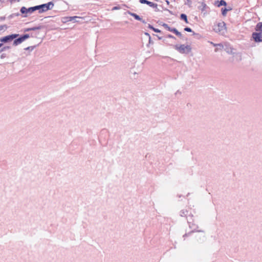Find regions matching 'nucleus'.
I'll list each match as a JSON object with an SVG mask.
<instances>
[{
	"label": "nucleus",
	"mask_w": 262,
	"mask_h": 262,
	"mask_svg": "<svg viewBox=\"0 0 262 262\" xmlns=\"http://www.w3.org/2000/svg\"><path fill=\"white\" fill-rule=\"evenodd\" d=\"M184 30H185V31H187V32H189L192 31V30L190 28H188V27L185 28L184 29Z\"/></svg>",
	"instance_id": "obj_20"
},
{
	"label": "nucleus",
	"mask_w": 262,
	"mask_h": 262,
	"mask_svg": "<svg viewBox=\"0 0 262 262\" xmlns=\"http://www.w3.org/2000/svg\"><path fill=\"white\" fill-rule=\"evenodd\" d=\"M20 0H18V2H19Z\"/></svg>",
	"instance_id": "obj_34"
},
{
	"label": "nucleus",
	"mask_w": 262,
	"mask_h": 262,
	"mask_svg": "<svg viewBox=\"0 0 262 262\" xmlns=\"http://www.w3.org/2000/svg\"><path fill=\"white\" fill-rule=\"evenodd\" d=\"M42 28H43L42 26H37V27L31 28V31H35V30H39V29H42Z\"/></svg>",
	"instance_id": "obj_15"
},
{
	"label": "nucleus",
	"mask_w": 262,
	"mask_h": 262,
	"mask_svg": "<svg viewBox=\"0 0 262 262\" xmlns=\"http://www.w3.org/2000/svg\"><path fill=\"white\" fill-rule=\"evenodd\" d=\"M3 44L0 43V48L2 46Z\"/></svg>",
	"instance_id": "obj_33"
},
{
	"label": "nucleus",
	"mask_w": 262,
	"mask_h": 262,
	"mask_svg": "<svg viewBox=\"0 0 262 262\" xmlns=\"http://www.w3.org/2000/svg\"><path fill=\"white\" fill-rule=\"evenodd\" d=\"M162 26L164 27L165 29L166 30L172 32L174 33L177 36L181 37L182 36V34L179 32L175 28H171L170 27L168 26V25L166 24H163Z\"/></svg>",
	"instance_id": "obj_6"
},
{
	"label": "nucleus",
	"mask_w": 262,
	"mask_h": 262,
	"mask_svg": "<svg viewBox=\"0 0 262 262\" xmlns=\"http://www.w3.org/2000/svg\"><path fill=\"white\" fill-rule=\"evenodd\" d=\"M29 37V34H25V35H23V36H21V38H23L24 41L26 39L28 38Z\"/></svg>",
	"instance_id": "obj_18"
},
{
	"label": "nucleus",
	"mask_w": 262,
	"mask_h": 262,
	"mask_svg": "<svg viewBox=\"0 0 262 262\" xmlns=\"http://www.w3.org/2000/svg\"><path fill=\"white\" fill-rule=\"evenodd\" d=\"M226 3L224 0H221L220 2V4L217 5L218 7H220V6H226Z\"/></svg>",
	"instance_id": "obj_17"
},
{
	"label": "nucleus",
	"mask_w": 262,
	"mask_h": 262,
	"mask_svg": "<svg viewBox=\"0 0 262 262\" xmlns=\"http://www.w3.org/2000/svg\"><path fill=\"white\" fill-rule=\"evenodd\" d=\"M54 7V4L52 2H50L47 4H45L38 6H36L37 10H39V12L42 13L49 10H51Z\"/></svg>",
	"instance_id": "obj_2"
},
{
	"label": "nucleus",
	"mask_w": 262,
	"mask_h": 262,
	"mask_svg": "<svg viewBox=\"0 0 262 262\" xmlns=\"http://www.w3.org/2000/svg\"><path fill=\"white\" fill-rule=\"evenodd\" d=\"M34 48V47H33V46H31V47H28L27 48H26L25 49V50H31V51H32Z\"/></svg>",
	"instance_id": "obj_19"
},
{
	"label": "nucleus",
	"mask_w": 262,
	"mask_h": 262,
	"mask_svg": "<svg viewBox=\"0 0 262 262\" xmlns=\"http://www.w3.org/2000/svg\"><path fill=\"white\" fill-rule=\"evenodd\" d=\"M213 29L215 32L222 35H224L227 32L226 24L224 21L215 24Z\"/></svg>",
	"instance_id": "obj_1"
},
{
	"label": "nucleus",
	"mask_w": 262,
	"mask_h": 262,
	"mask_svg": "<svg viewBox=\"0 0 262 262\" xmlns=\"http://www.w3.org/2000/svg\"><path fill=\"white\" fill-rule=\"evenodd\" d=\"M256 31H262V23H259L257 24L255 28Z\"/></svg>",
	"instance_id": "obj_12"
},
{
	"label": "nucleus",
	"mask_w": 262,
	"mask_h": 262,
	"mask_svg": "<svg viewBox=\"0 0 262 262\" xmlns=\"http://www.w3.org/2000/svg\"><path fill=\"white\" fill-rule=\"evenodd\" d=\"M153 30L155 32H157V33H159V32H160V30L158 29H156V28H153Z\"/></svg>",
	"instance_id": "obj_22"
},
{
	"label": "nucleus",
	"mask_w": 262,
	"mask_h": 262,
	"mask_svg": "<svg viewBox=\"0 0 262 262\" xmlns=\"http://www.w3.org/2000/svg\"><path fill=\"white\" fill-rule=\"evenodd\" d=\"M19 35L18 34H12L8 35L0 38V41L3 42H7L9 41L12 40L13 39L16 38Z\"/></svg>",
	"instance_id": "obj_5"
},
{
	"label": "nucleus",
	"mask_w": 262,
	"mask_h": 262,
	"mask_svg": "<svg viewBox=\"0 0 262 262\" xmlns=\"http://www.w3.org/2000/svg\"><path fill=\"white\" fill-rule=\"evenodd\" d=\"M167 36L169 38H174V37L171 35H168Z\"/></svg>",
	"instance_id": "obj_29"
},
{
	"label": "nucleus",
	"mask_w": 262,
	"mask_h": 262,
	"mask_svg": "<svg viewBox=\"0 0 262 262\" xmlns=\"http://www.w3.org/2000/svg\"><path fill=\"white\" fill-rule=\"evenodd\" d=\"M23 41H24V40L21 38V37L15 39L13 42V45L17 46L20 43H21Z\"/></svg>",
	"instance_id": "obj_11"
},
{
	"label": "nucleus",
	"mask_w": 262,
	"mask_h": 262,
	"mask_svg": "<svg viewBox=\"0 0 262 262\" xmlns=\"http://www.w3.org/2000/svg\"><path fill=\"white\" fill-rule=\"evenodd\" d=\"M229 11V9L226 8H222V13L223 15L225 16L227 14V11Z\"/></svg>",
	"instance_id": "obj_16"
},
{
	"label": "nucleus",
	"mask_w": 262,
	"mask_h": 262,
	"mask_svg": "<svg viewBox=\"0 0 262 262\" xmlns=\"http://www.w3.org/2000/svg\"><path fill=\"white\" fill-rule=\"evenodd\" d=\"M8 0H0V3H5Z\"/></svg>",
	"instance_id": "obj_25"
},
{
	"label": "nucleus",
	"mask_w": 262,
	"mask_h": 262,
	"mask_svg": "<svg viewBox=\"0 0 262 262\" xmlns=\"http://www.w3.org/2000/svg\"><path fill=\"white\" fill-rule=\"evenodd\" d=\"M206 7V5L204 3H202L201 6H200V9L202 11H204Z\"/></svg>",
	"instance_id": "obj_13"
},
{
	"label": "nucleus",
	"mask_w": 262,
	"mask_h": 262,
	"mask_svg": "<svg viewBox=\"0 0 262 262\" xmlns=\"http://www.w3.org/2000/svg\"><path fill=\"white\" fill-rule=\"evenodd\" d=\"M145 35L147 36L148 37H149V36H150L149 34L148 33H145Z\"/></svg>",
	"instance_id": "obj_30"
},
{
	"label": "nucleus",
	"mask_w": 262,
	"mask_h": 262,
	"mask_svg": "<svg viewBox=\"0 0 262 262\" xmlns=\"http://www.w3.org/2000/svg\"><path fill=\"white\" fill-rule=\"evenodd\" d=\"M4 19H5V17H0V19L2 20H4Z\"/></svg>",
	"instance_id": "obj_31"
},
{
	"label": "nucleus",
	"mask_w": 262,
	"mask_h": 262,
	"mask_svg": "<svg viewBox=\"0 0 262 262\" xmlns=\"http://www.w3.org/2000/svg\"><path fill=\"white\" fill-rule=\"evenodd\" d=\"M166 2L167 4H168V5L169 4V2L168 1H166Z\"/></svg>",
	"instance_id": "obj_32"
},
{
	"label": "nucleus",
	"mask_w": 262,
	"mask_h": 262,
	"mask_svg": "<svg viewBox=\"0 0 262 262\" xmlns=\"http://www.w3.org/2000/svg\"><path fill=\"white\" fill-rule=\"evenodd\" d=\"M67 19H68V21H74V22H79V20H77V19H83V18L82 17H78V16H70V17H67Z\"/></svg>",
	"instance_id": "obj_10"
},
{
	"label": "nucleus",
	"mask_w": 262,
	"mask_h": 262,
	"mask_svg": "<svg viewBox=\"0 0 262 262\" xmlns=\"http://www.w3.org/2000/svg\"><path fill=\"white\" fill-rule=\"evenodd\" d=\"M15 2H18V0H10L11 3H13Z\"/></svg>",
	"instance_id": "obj_27"
},
{
	"label": "nucleus",
	"mask_w": 262,
	"mask_h": 262,
	"mask_svg": "<svg viewBox=\"0 0 262 262\" xmlns=\"http://www.w3.org/2000/svg\"><path fill=\"white\" fill-rule=\"evenodd\" d=\"M174 48L181 54H188L191 50L190 46L185 45H176Z\"/></svg>",
	"instance_id": "obj_3"
},
{
	"label": "nucleus",
	"mask_w": 262,
	"mask_h": 262,
	"mask_svg": "<svg viewBox=\"0 0 262 262\" xmlns=\"http://www.w3.org/2000/svg\"><path fill=\"white\" fill-rule=\"evenodd\" d=\"M119 9V7H113V10H118V9Z\"/></svg>",
	"instance_id": "obj_26"
},
{
	"label": "nucleus",
	"mask_w": 262,
	"mask_h": 262,
	"mask_svg": "<svg viewBox=\"0 0 262 262\" xmlns=\"http://www.w3.org/2000/svg\"><path fill=\"white\" fill-rule=\"evenodd\" d=\"M148 28L152 29L153 30V28H154L152 26H151L150 25H148Z\"/></svg>",
	"instance_id": "obj_28"
},
{
	"label": "nucleus",
	"mask_w": 262,
	"mask_h": 262,
	"mask_svg": "<svg viewBox=\"0 0 262 262\" xmlns=\"http://www.w3.org/2000/svg\"><path fill=\"white\" fill-rule=\"evenodd\" d=\"M128 13L130 15L133 16L136 19H137L138 20L141 21L143 23H146L145 21V20H143L142 18L141 17H140V16H139L138 15H137V14H136L135 13L130 12L129 11H128Z\"/></svg>",
	"instance_id": "obj_9"
},
{
	"label": "nucleus",
	"mask_w": 262,
	"mask_h": 262,
	"mask_svg": "<svg viewBox=\"0 0 262 262\" xmlns=\"http://www.w3.org/2000/svg\"><path fill=\"white\" fill-rule=\"evenodd\" d=\"M211 43L212 44V45H213V46H219L221 47V44H215V43H213V42H211Z\"/></svg>",
	"instance_id": "obj_23"
},
{
	"label": "nucleus",
	"mask_w": 262,
	"mask_h": 262,
	"mask_svg": "<svg viewBox=\"0 0 262 262\" xmlns=\"http://www.w3.org/2000/svg\"><path fill=\"white\" fill-rule=\"evenodd\" d=\"M31 31V28H27L25 30V32H28V31Z\"/></svg>",
	"instance_id": "obj_24"
},
{
	"label": "nucleus",
	"mask_w": 262,
	"mask_h": 262,
	"mask_svg": "<svg viewBox=\"0 0 262 262\" xmlns=\"http://www.w3.org/2000/svg\"><path fill=\"white\" fill-rule=\"evenodd\" d=\"M36 10H37L36 6L29 8H27L25 7H23L20 9V12L22 14H25L24 16L26 17L28 14H31Z\"/></svg>",
	"instance_id": "obj_4"
},
{
	"label": "nucleus",
	"mask_w": 262,
	"mask_h": 262,
	"mask_svg": "<svg viewBox=\"0 0 262 262\" xmlns=\"http://www.w3.org/2000/svg\"><path fill=\"white\" fill-rule=\"evenodd\" d=\"M139 2L141 4H146L149 5L150 7L155 8L156 11H159V9H158V5L156 3H154L147 0H140Z\"/></svg>",
	"instance_id": "obj_7"
},
{
	"label": "nucleus",
	"mask_w": 262,
	"mask_h": 262,
	"mask_svg": "<svg viewBox=\"0 0 262 262\" xmlns=\"http://www.w3.org/2000/svg\"><path fill=\"white\" fill-rule=\"evenodd\" d=\"M152 43L153 42H152V40L151 39V37H150V36H149V42H148V44L147 45V47H149V44Z\"/></svg>",
	"instance_id": "obj_21"
},
{
	"label": "nucleus",
	"mask_w": 262,
	"mask_h": 262,
	"mask_svg": "<svg viewBox=\"0 0 262 262\" xmlns=\"http://www.w3.org/2000/svg\"><path fill=\"white\" fill-rule=\"evenodd\" d=\"M181 18L183 19L186 23H188L187 16L185 14H182L181 15Z\"/></svg>",
	"instance_id": "obj_14"
},
{
	"label": "nucleus",
	"mask_w": 262,
	"mask_h": 262,
	"mask_svg": "<svg viewBox=\"0 0 262 262\" xmlns=\"http://www.w3.org/2000/svg\"><path fill=\"white\" fill-rule=\"evenodd\" d=\"M252 38L255 42L262 41V35L261 33H253L252 34Z\"/></svg>",
	"instance_id": "obj_8"
}]
</instances>
